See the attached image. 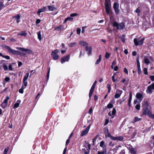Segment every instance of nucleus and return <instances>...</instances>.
<instances>
[{"instance_id":"f257e3e1","label":"nucleus","mask_w":154,"mask_h":154,"mask_svg":"<svg viewBox=\"0 0 154 154\" xmlns=\"http://www.w3.org/2000/svg\"><path fill=\"white\" fill-rule=\"evenodd\" d=\"M79 44L81 45L85 46V50L88 51V54L89 55H91L92 54V48L90 47L89 48L88 47V43L86 42L83 41H81L79 42Z\"/></svg>"},{"instance_id":"f03ea898","label":"nucleus","mask_w":154,"mask_h":154,"mask_svg":"<svg viewBox=\"0 0 154 154\" xmlns=\"http://www.w3.org/2000/svg\"><path fill=\"white\" fill-rule=\"evenodd\" d=\"M4 48L6 49L8 52L14 54L19 55L20 54L19 52L17 51L12 49L10 47L4 45Z\"/></svg>"},{"instance_id":"7ed1b4c3","label":"nucleus","mask_w":154,"mask_h":154,"mask_svg":"<svg viewBox=\"0 0 154 154\" xmlns=\"http://www.w3.org/2000/svg\"><path fill=\"white\" fill-rule=\"evenodd\" d=\"M113 26L116 28L117 29H123L125 26L123 23H118L116 22H114L112 24Z\"/></svg>"},{"instance_id":"20e7f679","label":"nucleus","mask_w":154,"mask_h":154,"mask_svg":"<svg viewBox=\"0 0 154 154\" xmlns=\"http://www.w3.org/2000/svg\"><path fill=\"white\" fill-rule=\"evenodd\" d=\"M144 38H143L141 39L140 38H135L134 39V42L136 46L142 45L143 44Z\"/></svg>"},{"instance_id":"39448f33","label":"nucleus","mask_w":154,"mask_h":154,"mask_svg":"<svg viewBox=\"0 0 154 154\" xmlns=\"http://www.w3.org/2000/svg\"><path fill=\"white\" fill-rule=\"evenodd\" d=\"M59 52V50L58 49H56L52 52L51 56L54 60H57L58 59L59 56L58 54V53Z\"/></svg>"},{"instance_id":"423d86ee","label":"nucleus","mask_w":154,"mask_h":154,"mask_svg":"<svg viewBox=\"0 0 154 154\" xmlns=\"http://www.w3.org/2000/svg\"><path fill=\"white\" fill-rule=\"evenodd\" d=\"M105 5L106 12L108 15H109L111 13V9L109 3L107 0H105Z\"/></svg>"},{"instance_id":"0eeeda50","label":"nucleus","mask_w":154,"mask_h":154,"mask_svg":"<svg viewBox=\"0 0 154 154\" xmlns=\"http://www.w3.org/2000/svg\"><path fill=\"white\" fill-rule=\"evenodd\" d=\"M154 89V83H152L147 88L146 92L149 94H151L152 93V90Z\"/></svg>"},{"instance_id":"6e6552de","label":"nucleus","mask_w":154,"mask_h":154,"mask_svg":"<svg viewBox=\"0 0 154 154\" xmlns=\"http://www.w3.org/2000/svg\"><path fill=\"white\" fill-rule=\"evenodd\" d=\"M97 82L96 81H95L94 83H93V85H92L89 91V97L90 98H91L92 94L94 91V88L95 86V85L97 84Z\"/></svg>"},{"instance_id":"1a4fd4ad","label":"nucleus","mask_w":154,"mask_h":154,"mask_svg":"<svg viewBox=\"0 0 154 154\" xmlns=\"http://www.w3.org/2000/svg\"><path fill=\"white\" fill-rule=\"evenodd\" d=\"M29 73H26V75H24L23 80L24 85L25 87H26L27 85V80L29 77Z\"/></svg>"},{"instance_id":"9d476101","label":"nucleus","mask_w":154,"mask_h":154,"mask_svg":"<svg viewBox=\"0 0 154 154\" xmlns=\"http://www.w3.org/2000/svg\"><path fill=\"white\" fill-rule=\"evenodd\" d=\"M113 8L115 10V12L116 14H117L119 13V5L116 3L115 2L113 4Z\"/></svg>"},{"instance_id":"9b49d317","label":"nucleus","mask_w":154,"mask_h":154,"mask_svg":"<svg viewBox=\"0 0 154 154\" xmlns=\"http://www.w3.org/2000/svg\"><path fill=\"white\" fill-rule=\"evenodd\" d=\"M70 58L69 55H68L62 58L61 59V62L62 63H63L66 62H68Z\"/></svg>"},{"instance_id":"f8f14e48","label":"nucleus","mask_w":154,"mask_h":154,"mask_svg":"<svg viewBox=\"0 0 154 154\" xmlns=\"http://www.w3.org/2000/svg\"><path fill=\"white\" fill-rule=\"evenodd\" d=\"M16 49L29 54H31L32 53V51L29 49L24 48H23L17 47L16 48Z\"/></svg>"},{"instance_id":"ddd939ff","label":"nucleus","mask_w":154,"mask_h":154,"mask_svg":"<svg viewBox=\"0 0 154 154\" xmlns=\"http://www.w3.org/2000/svg\"><path fill=\"white\" fill-rule=\"evenodd\" d=\"M90 126L91 125H89L85 129V130L82 132L81 135V136H83L88 133L90 128Z\"/></svg>"},{"instance_id":"4468645a","label":"nucleus","mask_w":154,"mask_h":154,"mask_svg":"<svg viewBox=\"0 0 154 154\" xmlns=\"http://www.w3.org/2000/svg\"><path fill=\"white\" fill-rule=\"evenodd\" d=\"M136 97L139 102H140L143 99V96L142 94L139 93H137L136 94Z\"/></svg>"},{"instance_id":"2eb2a0df","label":"nucleus","mask_w":154,"mask_h":154,"mask_svg":"<svg viewBox=\"0 0 154 154\" xmlns=\"http://www.w3.org/2000/svg\"><path fill=\"white\" fill-rule=\"evenodd\" d=\"M46 8L45 7H43L42 8L39 9L37 12V14L40 15V13L42 12H43L45 11Z\"/></svg>"},{"instance_id":"dca6fc26","label":"nucleus","mask_w":154,"mask_h":154,"mask_svg":"<svg viewBox=\"0 0 154 154\" xmlns=\"http://www.w3.org/2000/svg\"><path fill=\"white\" fill-rule=\"evenodd\" d=\"M115 103V100H111L110 103L108 104L107 106V108L110 109L113 107V105Z\"/></svg>"},{"instance_id":"f3484780","label":"nucleus","mask_w":154,"mask_h":154,"mask_svg":"<svg viewBox=\"0 0 154 154\" xmlns=\"http://www.w3.org/2000/svg\"><path fill=\"white\" fill-rule=\"evenodd\" d=\"M48 8L49 10L50 11H54L57 10V8L54 6V5L48 6Z\"/></svg>"},{"instance_id":"a211bd4d","label":"nucleus","mask_w":154,"mask_h":154,"mask_svg":"<svg viewBox=\"0 0 154 154\" xmlns=\"http://www.w3.org/2000/svg\"><path fill=\"white\" fill-rule=\"evenodd\" d=\"M151 112L147 109V108L143 110V114L144 115H147L148 116L149 115Z\"/></svg>"},{"instance_id":"6ab92c4d","label":"nucleus","mask_w":154,"mask_h":154,"mask_svg":"<svg viewBox=\"0 0 154 154\" xmlns=\"http://www.w3.org/2000/svg\"><path fill=\"white\" fill-rule=\"evenodd\" d=\"M21 103V101L20 100H17L16 103H15L13 107L14 109H15L19 107L20 103Z\"/></svg>"},{"instance_id":"aec40b11","label":"nucleus","mask_w":154,"mask_h":154,"mask_svg":"<svg viewBox=\"0 0 154 154\" xmlns=\"http://www.w3.org/2000/svg\"><path fill=\"white\" fill-rule=\"evenodd\" d=\"M20 16L19 14H17L16 16L13 17V18H14L17 20V22L19 23L20 22Z\"/></svg>"},{"instance_id":"412c9836","label":"nucleus","mask_w":154,"mask_h":154,"mask_svg":"<svg viewBox=\"0 0 154 154\" xmlns=\"http://www.w3.org/2000/svg\"><path fill=\"white\" fill-rule=\"evenodd\" d=\"M103 151L102 152L98 151L97 154H104L106 152V146H104L103 148Z\"/></svg>"},{"instance_id":"4be33fe9","label":"nucleus","mask_w":154,"mask_h":154,"mask_svg":"<svg viewBox=\"0 0 154 154\" xmlns=\"http://www.w3.org/2000/svg\"><path fill=\"white\" fill-rule=\"evenodd\" d=\"M132 92H131L130 93L129 98L128 101V105L129 106H131V103L132 100Z\"/></svg>"},{"instance_id":"5701e85b","label":"nucleus","mask_w":154,"mask_h":154,"mask_svg":"<svg viewBox=\"0 0 154 154\" xmlns=\"http://www.w3.org/2000/svg\"><path fill=\"white\" fill-rule=\"evenodd\" d=\"M149 103L148 101H144L143 102V106L145 108H147L149 106Z\"/></svg>"},{"instance_id":"b1692460","label":"nucleus","mask_w":154,"mask_h":154,"mask_svg":"<svg viewBox=\"0 0 154 154\" xmlns=\"http://www.w3.org/2000/svg\"><path fill=\"white\" fill-rule=\"evenodd\" d=\"M27 35V33L25 31H22L18 34V35H20L23 36H26Z\"/></svg>"},{"instance_id":"393cba45","label":"nucleus","mask_w":154,"mask_h":154,"mask_svg":"<svg viewBox=\"0 0 154 154\" xmlns=\"http://www.w3.org/2000/svg\"><path fill=\"white\" fill-rule=\"evenodd\" d=\"M129 150L131 153L132 154H136V151L132 147H129Z\"/></svg>"},{"instance_id":"a878e982","label":"nucleus","mask_w":154,"mask_h":154,"mask_svg":"<svg viewBox=\"0 0 154 154\" xmlns=\"http://www.w3.org/2000/svg\"><path fill=\"white\" fill-rule=\"evenodd\" d=\"M104 133H105V135L106 136H107L108 137H109L110 138H111L112 136L109 132V130L108 129H107V133L106 132V131H104Z\"/></svg>"},{"instance_id":"bb28decb","label":"nucleus","mask_w":154,"mask_h":154,"mask_svg":"<svg viewBox=\"0 0 154 154\" xmlns=\"http://www.w3.org/2000/svg\"><path fill=\"white\" fill-rule=\"evenodd\" d=\"M102 57L101 54L99 55V59H97L96 61L95 64L96 65L98 64L100 62L101 60Z\"/></svg>"},{"instance_id":"cd10ccee","label":"nucleus","mask_w":154,"mask_h":154,"mask_svg":"<svg viewBox=\"0 0 154 154\" xmlns=\"http://www.w3.org/2000/svg\"><path fill=\"white\" fill-rule=\"evenodd\" d=\"M26 87L23 84L22 87L19 89V92L21 94H23V89L26 88Z\"/></svg>"},{"instance_id":"c85d7f7f","label":"nucleus","mask_w":154,"mask_h":154,"mask_svg":"<svg viewBox=\"0 0 154 154\" xmlns=\"http://www.w3.org/2000/svg\"><path fill=\"white\" fill-rule=\"evenodd\" d=\"M7 104L6 103L2 102L0 105L1 106L3 109L5 108L7 106Z\"/></svg>"},{"instance_id":"c756f323","label":"nucleus","mask_w":154,"mask_h":154,"mask_svg":"<svg viewBox=\"0 0 154 154\" xmlns=\"http://www.w3.org/2000/svg\"><path fill=\"white\" fill-rule=\"evenodd\" d=\"M143 60L145 63L147 65H148L150 63V61L149 59L147 58H144Z\"/></svg>"},{"instance_id":"7c9ffc66","label":"nucleus","mask_w":154,"mask_h":154,"mask_svg":"<svg viewBox=\"0 0 154 154\" xmlns=\"http://www.w3.org/2000/svg\"><path fill=\"white\" fill-rule=\"evenodd\" d=\"M37 34L38 35V38L39 40L41 41L42 39V38L40 31L38 32Z\"/></svg>"},{"instance_id":"2f4dec72","label":"nucleus","mask_w":154,"mask_h":154,"mask_svg":"<svg viewBox=\"0 0 154 154\" xmlns=\"http://www.w3.org/2000/svg\"><path fill=\"white\" fill-rule=\"evenodd\" d=\"M63 27L62 25H60L58 26L57 27L55 28L54 29L55 30H58V31L60 30Z\"/></svg>"},{"instance_id":"473e14b6","label":"nucleus","mask_w":154,"mask_h":154,"mask_svg":"<svg viewBox=\"0 0 154 154\" xmlns=\"http://www.w3.org/2000/svg\"><path fill=\"white\" fill-rule=\"evenodd\" d=\"M10 97L9 96H7L5 99L4 100L3 102L8 104V101Z\"/></svg>"},{"instance_id":"72a5a7b5","label":"nucleus","mask_w":154,"mask_h":154,"mask_svg":"<svg viewBox=\"0 0 154 154\" xmlns=\"http://www.w3.org/2000/svg\"><path fill=\"white\" fill-rule=\"evenodd\" d=\"M76 44V43L75 42H73L72 43H70L69 44V45H68V46L69 47H72L74 46Z\"/></svg>"},{"instance_id":"f704fd0d","label":"nucleus","mask_w":154,"mask_h":154,"mask_svg":"<svg viewBox=\"0 0 154 154\" xmlns=\"http://www.w3.org/2000/svg\"><path fill=\"white\" fill-rule=\"evenodd\" d=\"M50 68L49 67L48 69V71L47 72V80L48 81V80L49 77V74L50 72Z\"/></svg>"},{"instance_id":"c9c22d12","label":"nucleus","mask_w":154,"mask_h":154,"mask_svg":"<svg viewBox=\"0 0 154 154\" xmlns=\"http://www.w3.org/2000/svg\"><path fill=\"white\" fill-rule=\"evenodd\" d=\"M116 72L114 73L113 74V75L112 76V81L114 82H115L116 81V79H115V76L116 75Z\"/></svg>"},{"instance_id":"e433bc0d","label":"nucleus","mask_w":154,"mask_h":154,"mask_svg":"<svg viewBox=\"0 0 154 154\" xmlns=\"http://www.w3.org/2000/svg\"><path fill=\"white\" fill-rule=\"evenodd\" d=\"M4 7L3 2L0 1V10L2 9Z\"/></svg>"},{"instance_id":"4c0bfd02","label":"nucleus","mask_w":154,"mask_h":154,"mask_svg":"<svg viewBox=\"0 0 154 154\" xmlns=\"http://www.w3.org/2000/svg\"><path fill=\"white\" fill-rule=\"evenodd\" d=\"M82 151L84 152L85 154H89L90 152V151H89V150H87V151H86L85 149H82Z\"/></svg>"},{"instance_id":"58836bf2","label":"nucleus","mask_w":154,"mask_h":154,"mask_svg":"<svg viewBox=\"0 0 154 154\" xmlns=\"http://www.w3.org/2000/svg\"><path fill=\"white\" fill-rule=\"evenodd\" d=\"M104 145V142L103 141H101L100 143V146L101 147L103 148L104 146H103Z\"/></svg>"},{"instance_id":"ea45409f","label":"nucleus","mask_w":154,"mask_h":154,"mask_svg":"<svg viewBox=\"0 0 154 154\" xmlns=\"http://www.w3.org/2000/svg\"><path fill=\"white\" fill-rule=\"evenodd\" d=\"M110 56V54L108 52H106L105 55V57L106 59H108Z\"/></svg>"},{"instance_id":"a19ab883","label":"nucleus","mask_w":154,"mask_h":154,"mask_svg":"<svg viewBox=\"0 0 154 154\" xmlns=\"http://www.w3.org/2000/svg\"><path fill=\"white\" fill-rule=\"evenodd\" d=\"M3 68L6 71L8 70V66L6 65L4 63L3 64Z\"/></svg>"},{"instance_id":"79ce46f5","label":"nucleus","mask_w":154,"mask_h":154,"mask_svg":"<svg viewBox=\"0 0 154 154\" xmlns=\"http://www.w3.org/2000/svg\"><path fill=\"white\" fill-rule=\"evenodd\" d=\"M143 73L145 75H147L148 74L147 69L146 68H144L143 70Z\"/></svg>"},{"instance_id":"37998d69","label":"nucleus","mask_w":154,"mask_h":154,"mask_svg":"<svg viewBox=\"0 0 154 154\" xmlns=\"http://www.w3.org/2000/svg\"><path fill=\"white\" fill-rule=\"evenodd\" d=\"M136 109L138 110L140 109V104H137L135 106Z\"/></svg>"},{"instance_id":"c03bdc74","label":"nucleus","mask_w":154,"mask_h":154,"mask_svg":"<svg viewBox=\"0 0 154 154\" xmlns=\"http://www.w3.org/2000/svg\"><path fill=\"white\" fill-rule=\"evenodd\" d=\"M123 139V137L122 136L117 137V140L122 141Z\"/></svg>"},{"instance_id":"a18cd8bd","label":"nucleus","mask_w":154,"mask_h":154,"mask_svg":"<svg viewBox=\"0 0 154 154\" xmlns=\"http://www.w3.org/2000/svg\"><path fill=\"white\" fill-rule=\"evenodd\" d=\"M140 11V10L139 8H137V9L136 10V11H135V12L138 14V15H139Z\"/></svg>"},{"instance_id":"49530a36","label":"nucleus","mask_w":154,"mask_h":154,"mask_svg":"<svg viewBox=\"0 0 154 154\" xmlns=\"http://www.w3.org/2000/svg\"><path fill=\"white\" fill-rule=\"evenodd\" d=\"M116 93L121 95V94L122 93V91L117 89L116 90Z\"/></svg>"},{"instance_id":"de8ad7c7","label":"nucleus","mask_w":154,"mask_h":154,"mask_svg":"<svg viewBox=\"0 0 154 154\" xmlns=\"http://www.w3.org/2000/svg\"><path fill=\"white\" fill-rule=\"evenodd\" d=\"M121 38L123 42H125V36L124 35H123L121 36Z\"/></svg>"},{"instance_id":"09e8293b","label":"nucleus","mask_w":154,"mask_h":154,"mask_svg":"<svg viewBox=\"0 0 154 154\" xmlns=\"http://www.w3.org/2000/svg\"><path fill=\"white\" fill-rule=\"evenodd\" d=\"M120 95L119 94L117 93H116L115 95V97L116 98H119L120 96Z\"/></svg>"},{"instance_id":"8fccbe9b","label":"nucleus","mask_w":154,"mask_h":154,"mask_svg":"<svg viewBox=\"0 0 154 154\" xmlns=\"http://www.w3.org/2000/svg\"><path fill=\"white\" fill-rule=\"evenodd\" d=\"M148 116L150 118L154 119V115L152 113V112L150 113Z\"/></svg>"},{"instance_id":"3c124183","label":"nucleus","mask_w":154,"mask_h":154,"mask_svg":"<svg viewBox=\"0 0 154 154\" xmlns=\"http://www.w3.org/2000/svg\"><path fill=\"white\" fill-rule=\"evenodd\" d=\"M78 15V14L76 13H73L72 14L70 15V17H74L76 16H77Z\"/></svg>"},{"instance_id":"603ef678","label":"nucleus","mask_w":154,"mask_h":154,"mask_svg":"<svg viewBox=\"0 0 154 154\" xmlns=\"http://www.w3.org/2000/svg\"><path fill=\"white\" fill-rule=\"evenodd\" d=\"M8 69L10 71H12L13 70V69L12 68V66L11 65H9L8 66Z\"/></svg>"},{"instance_id":"864d4df0","label":"nucleus","mask_w":154,"mask_h":154,"mask_svg":"<svg viewBox=\"0 0 154 154\" xmlns=\"http://www.w3.org/2000/svg\"><path fill=\"white\" fill-rule=\"evenodd\" d=\"M110 139L113 140H117V137H113L112 136L110 138Z\"/></svg>"},{"instance_id":"5fc2aeb1","label":"nucleus","mask_w":154,"mask_h":154,"mask_svg":"<svg viewBox=\"0 0 154 154\" xmlns=\"http://www.w3.org/2000/svg\"><path fill=\"white\" fill-rule=\"evenodd\" d=\"M140 119L137 117H136L134 118V122H136L140 121Z\"/></svg>"},{"instance_id":"6e6d98bb","label":"nucleus","mask_w":154,"mask_h":154,"mask_svg":"<svg viewBox=\"0 0 154 154\" xmlns=\"http://www.w3.org/2000/svg\"><path fill=\"white\" fill-rule=\"evenodd\" d=\"M138 69H137V72L139 74H140L141 73V69L140 67H138Z\"/></svg>"},{"instance_id":"4d7b16f0","label":"nucleus","mask_w":154,"mask_h":154,"mask_svg":"<svg viewBox=\"0 0 154 154\" xmlns=\"http://www.w3.org/2000/svg\"><path fill=\"white\" fill-rule=\"evenodd\" d=\"M116 109L114 108L113 109V110L112 111V114L113 115H115L116 113Z\"/></svg>"},{"instance_id":"13d9d810","label":"nucleus","mask_w":154,"mask_h":154,"mask_svg":"<svg viewBox=\"0 0 154 154\" xmlns=\"http://www.w3.org/2000/svg\"><path fill=\"white\" fill-rule=\"evenodd\" d=\"M124 72L127 74H128V70L126 68H124Z\"/></svg>"},{"instance_id":"bf43d9fd","label":"nucleus","mask_w":154,"mask_h":154,"mask_svg":"<svg viewBox=\"0 0 154 154\" xmlns=\"http://www.w3.org/2000/svg\"><path fill=\"white\" fill-rule=\"evenodd\" d=\"M41 22V20L39 19H37L35 21L36 23L37 24L39 23L40 22Z\"/></svg>"},{"instance_id":"052dcab7","label":"nucleus","mask_w":154,"mask_h":154,"mask_svg":"<svg viewBox=\"0 0 154 154\" xmlns=\"http://www.w3.org/2000/svg\"><path fill=\"white\" fill-rule=\"evenodd\" d=\"M149 78L152 81H154V75L151 76Z\"/></svg>"},{"instance_id":"680f3d73","label":"nucleus","mask_w":154,"mask_h":154,"mask_svg":"<svg viewBox=\"0 0 154 154\" xmlns=\"http://www.w3.org/2000/svg\"><path fill=\"white\" fill-rule=\"evenodd\" d=\"M3 57L9 60L10 59V57L8 56H3Z\"/></svg>"},{"instance_id":"e2e57ef3","label":"nucleus","mask_w":154,"mask_h":154,"mask_svg":"<svg viewBox=\"0 0 154 154\" xmlns=\"http://www.w3.org/2000/svg\"><path fill=\"white\" fill-rule=\"evenodd\" d=\"M76 31L77 34H79L81 32V29L79 28L77 29Z\"/></svg>"},{"instance_id":"0e129e2a","label":"nucleus","mask_w":154,"mask_h":154,"mask_svg":"<svg viewBox=\"0 0 154 154\" xmlns=\"http://www.w3.org/2000/svg\"><path fill=\"white\" fill-rule=\"evenodd\" d=\"M8 149H9L8 148H5L4 150V153L7 154V152L8 151Z\"/></svg>"},{"instance_id":"69168bd1","label":"nucleus","mask_w":154,"mask_h":154,"mask_svg":"<svg viewBox=\"0 0 154 154\" xmlns=\"http://www.w3.org/2000/svg\"><path fill=\"white\" fill-rule=\"evenodd\" d=\"M92 111H93L92 109V108L91 107L89 109V111L88 112V113H89V114L91 113H92Z\"/></svg>"},{"instance_id":"338daca9","label":"nucleus","mask_w":154,"mask_h":154,"mask_svg":"<svg viewBox=\"0 0 154 154\" xmlns=\"http://www.w3.org/2000/svg\"><path fill=\"white\" fill-rule=\"evenodd\" d=\"M10 79L8 77H6L5 78V81L7 82L9 81Z\"/></svg>"},{"instance_id":"774afa93","label":"nucleus","mask_w":154,"mask_h":154,"mask_svg":"<svg viewBox=\"0 0 154 154\" xmlns=\"http://www.w3.org/2000/svg\"><path fill=\"white\" fill-rule=\"evenodd\" d=\"M22 65V63L20 61H19L18 62V66L19 67H20Z\"/></svg>"}]
</instances>
